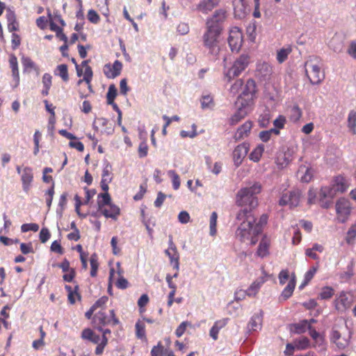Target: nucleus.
Segmentation results:
<instances>
[{"label": "nucleus", "instance_id": "obj_1", "mask_svg": "<svg viewBox=\"0 0 356 356\" xmlns=\"http://www.w3.org/2000/svg\"><path fill=\"white\" fill-rule=\"evenodd\" d=\"M256 87V83L253 79H249L247 81L243 92L235 102L234 105L236 109L229 120L230 125H236L252 111Z\"/></svg>", "mask_w": 356, "mask_h": 356}, {"label": "nucleus", "instance_id": "obj_2", "mask_svg": "<svg viewBox=\"0 0 356 356\" xmlns=\"http://www.w3.org/2000/svg\"><path fill=\"white\" fill-rule=\"evenodd\" d=\"M236 219L242 221L236 231V238L241 242L250 240L251 245H255L258 241V235L262 232L259 225H254L255 216L248 209H242L238 212Z\"/></svg>", "mask_w": 356, "mask_h": 356}, {"label": "nucleus", "instance_id": "obj_3", "mask_svg": "<svg viewBox=\"0 0 356 356\" xmlns=\"http://www.w3.org/2000/svg\"><path fill=\"white\" fill-rule=\"evenodd\" d=\"M261 191V186L259 183H254L252 186L241 188L236 197V204L243 209H248L252 213L258 205L257 195Z\"/></svg>", "mask_w": 356, "mask_h": 356}, {"label": "nucleus", "instance_id": "obj_4", "mask_svg": "<svg viewBox=\"0 0 356 356\" xmlns=\"http://www.w3.org/2000/svg\"><path fill=\"white\" fill-rule=\"evenodd\" d=\"M222 34L204 31L202 35V46L207 56L213 60L219 59L220 54L222 51L220 37Z\"/></svg>", "mask_w": 356, "mask_h": 356}, {"label": "nucleus", "instance_id": "obj_5", "mask_svg": "<svg viewBox=\"0 0 356 356\" xmlns=\"http://www.w3.org/2000/svg\"><path fill=\"white\" fill-rule=\"evenodd\" d=\"M348 187L346 179L339 175L332 178L330 186H322L319 192L321 199L333 198L337 193H344Z\"/></svg>", "mask_w": 356, "mask_h": 356}, {"label": "nucleus", "instance_id": "obj_6", "mask_svg": "<svg viewBox=\"0 0 356 356\" xmlns=\"http://www.w3.org/2000/svg\"><path fill=\"white\" fill-rule=\"evenodd\" d=\"M98 211L106 218L116 220L120 213V208L113 204L108 193H99L97 195Z\"/></svg>", "mask_w": 356, "mask_h": 356}, {"label": "nucleus", "instance_id": "obj_7", "mask_svg": "<svg viewBox=\"0 0 356 356\" xmlns=\"http://www.w3.org/2000/svg\"><path fill=\"white\" fill-rule=\"evenodd\" d=\"M228 17L227 11L223 8L216 9L213 14L207 18L205 31L222 34L223 24Z\"/></svg>", "mask_w": 356, "mask_h": 356}, {"label": "nucleus", "instance_id": "obj_8", "mask_svg": "<svg viewBox=\"0 0 356 356\" xmlns=\"http://www.w3.org/2000/svg\"><path fill=\"white\" fill-rule=\"evenodd\" d=\"M305 66L306 75L312 84H319L322 82L325 75L321 70L320 63L317 59L308 60L305 62Z\"/></svg>", "mask_w": 356, "mask_h": 356}, {"label": "nucleus", "instance_id": "obj_9", "mask_svg": "<svg viewBox=\"0 0 356 356\" xmlns=\"http://www.w3.org/2000/svg\"><path fill=\"white\" fill-rule=\"evenodd\" d=\"M94 327L99 331H102V327L106 325H117L119 323L118 319L115 316L113 309L109 311V314H106L103 310L97 312L92 319Z\"/></svg>", "mask_w": 356, "mask_h": 356}, {"label": "nucleus", "instance_id": "obj_10", "mask_svg": "<svg viewBox=\"0 0 356 356\" xmlns=\"http://www.w3.org/2000/svg\"><path fill=\"white\" fill-rule=\"evenodd\" d=\"M302 193L299 188H293L291 191L282 193L279 204L280 206H289L290 209H293L299 206Z\"/></svg>", "mask_w": 356, "mask_h": 356}, {"label": "nucleus", "instance_id": "obj_11", "mask_svg": "<svg viewBox=\"0 0 356 356\" xmlns=\"http://www.w3.org/2000/svg\"><path fill=\"white\" fill-rule=\"evenodd\" d=\"M250 63V57L248 54H242L236 58L226 74L229 81L238 76L245 70Z\"/></svg>", "mask_w": 356, "mask_h": 356}, {"label": "nucleus", "instance_id": "obj_12", "mask_svg": "<svg viewBox=\"0 0 356 356\" xmlns=\"http://www.w3.org/2000/svg\"><path fill=\"white\" fill-rule=\"evenodd\" d=\"M16 170L17 174L20 175L23 191L28 193L31 189L34 178L33 169L29 166L21 167L17 165Z\"/></svg>", "mask_w": 356, "mask_h": 356}, {"label": "nucleus", "instance_id": "obj_13", "mask_svg": "<svg viewBox=\"0 0 356 356\" xmlns=\"http://www.w3.org/2000/svg\"><path fill=\"white\" fill-rule=\"evenodd\" d=\"M227 41L232 51H238L243 43V33L241 30L236 26L232 27L229 30Z\"/></svg>", "mask_w": 356, "mask_h": 356}, {"label": "nucleus", "instance_id": "obj_14", "mask_svg": "<svg viewBox=\"0 0 356 356\" xmlns=\"http://www.w3.org/2000/svg\"><path fill=\"white\" fill-rule=\"evenodd\" d=\"M336 212L339 222H345L350 213V204L346 198H340L336 202Z\"/></svg>", "mask_w": 356, "mask_h": 356}, {"label": "nucleus", "instance_id": "obj_15", "mask_svg": "<svg viewBox=\"0 0 356 356\" xmlns=\"http://www.w3.org/2000/svg\"><path fill=\"white\" fill-rule=\"evenodd\" d=\"M351 335L348 332H341L339 330H333L331 333V341L336 345L339 350H343L348 346Z\"/></svg>", "mask_w": 356, "mask_h": 356}, {"label": "nucleus", "instance_id": "obj_16", "mask_svg": "<svg viewBox=\"0 0 356 356\" xmlns=\"http://www.w3.org/2000/svg\"><path fill=\"white\" fill-rule=\"evenodd\" d=\"M353 301V295L348 291H342L337 296L335 306L338 310H345L350 307Z\"/></svg>", "mask_w": 356, "mask_h": 356}, {"label": "nucleus", "instance_id": "obj_17", "mask_svg": "<svg viewBox=\"0 0 356 356\" xmlns=\"http://www.w3.org/2000/svg\"><path fill=\"white\" fill-rule=\"evenodd\" d=\"M169 248L165 250V254L169 257L171 265L173 268L178 270L179 269V254L176 248L175 244L172 241V236H169Z\"/></svg>", "mask_w": 356, "mask_h": 356}, {"label": "nucleus", "instance_id": "obj_18", "mask_svg": "<svg viewBox=\"0 0 356 356\" xmlns=\"http://www.w3.org/2000/svg\"><path fill=\"white\" fill-rule=\"evenodd\" d=\"M221 0H200L195 5V10L198 13L207 15L218 7Z\"/></svg>", "mask_w": 356, "mask_h": 356}, {"label": "nucleus", "instance_id": "obj_19", "mask_svg": "<svg viewBox=\"0 0 356 356\" xmlns=\"http://www.w3.org/2000/svg\"><path fill=\"white\" fill-rule=\"evenodd\" d=\"M249 150V145L243 143L237 145L233 151L232 157L234 165L238 167L246 156Z\"/></svg>", "mask_w": 356, "mask_h": 356}, {"label": "nucleus", "instance_id": "obj_20", "mask_svg": "<svg viewBox=\"0 0 356 356\" xmlns=\"http://www.w3.org/2000/svg\"><path fill=\"white\" fill-rule=\"evenodd\" d=\"M278 279L281 285H284L289 280V283L284 289H295L296 276L294 273L290 275L288 269L282 270L278 275Z\"/></svg>", "mask_w": 356, "mask_h": 356}, {"label": "nucleus", "instance_id": "obj_21", "mask_svg": "<svg viewBox=\"0 0 356 356\" xmlns=\"http://www.w3.org/2000/svg\"><path fill=\"white\" fill-rule=\"evenodd\" d=\"M122 69V64L118 60H116L112 65L106 64L104 66L103 72L108 79H114L119 76Z\"/></svg>", "mask_w": 356, "mask_h": 356}, {"label": "nucleus", "instance_id": "obj_22", "mask_svg": "<svg viewBox=\"0 0 356 356\" xmlns=\"http://www.w3.org/2000/svg\"><path fill=\"white\" fill-rule=\"evenodd\" d=\"M252 122L247 120L242 125H241L236 131L234 138L236 141H239L243 138L249 136L251 129L252 128Z\"/></svg>", "mask_w": 356, "mask_h": 356}, {"label": "nucleus", "instance_id": "obj_23", "mask_svg": "<svg viewBox=\"0 0 356 356\" xmlns=\"http://www.w3.org/2000/svg\"><path fill=\"white\" fill-rule=\"evenodd\" d=\"M9 65L11 68L12 76L15 81L14 88H17L19 84V72L18 67L17 58L14 54H11L9 57Z\"/></svg>", "mask_w": 356, "mask_h": 356}, {"label": "nucleus", "instance_id": "obj_24", "mask_svg": "<svg viewBox=\"0 0 356 356\" xmlns=\"http://www.w3.org/2000/svg\"><path fill=\"white\" fill-rule=\"evenodd\" d=\"M298 176L302 182L309 183L313 179L314 171L311 168L301 165L298 170Z\"/></svg>", "mask_w": 356, "mask_h": 356}, {"label": "nucleus", "instance_id": "obj_25", "mask_svg": "<svg viewBox=\"0 0 356 356\" xmlns=\"http://www.w3.org/2000/svg\"><path fill=\"white\" fill-rule=\"evenodd\" d=\"M227 318H222L215 322L209 331V335L213 340L218 339L219 331L227 325Z\"/></svg>", "mask_w": 356, "mask_h": 356}, {"label": "nucleus", "instance_id": "obj_26", "mask_svg": "<svg viewBox=\"0 0 356 356\" xmlns=\"http://www.w3.org/2000/svg\"><path fill=\"white\" fill-rule=\"evenodd\" d=\"M262 325V314H255L252 316L249 323L248 325V328L249 331H258L260 330Z\"/></svg>", "mask_w": 356, "mask_h": 356}, {"label": "nucleus", "instance_id": "obj_27", "mask_svg": "<svg viewBox=\"0 0 356 356\" xmlns=\"http://www.w3.org/2000/svg\"><path fill=\"white\" fill-rule=\"evenodd\" d=\"M270 241L264 237L261 240L257 248V255L259 257L264 258L269 254Z\"/></svg>", "mask_w": 356, "mask_h": 356}, {"label": "nucleus", "instance_id": "obj_28", "mask_svg": "<svg viewBox=\"0 0 356 356\" xmlns=\"http://www.w3.org/2000/svg\"><path fill=\"white\" fill-rule=\"evenodd\" d=\"M6 18L8 21V30L10 32H14L19 30V23L16 19L15 14L13 11L9 10L7 13Z\"/></svg>", "mask_w": 356, "mask_h": 356}, {"label": "nucleus", "instance_id": "obj_29", "mask_svg": "<svg viewBox=\"0 0 356 356\" xmlns=\"http://www.w3.org/2000/svg\"><path fill=\"white\" fill-rule=\"evenodd\" d=\"M292 52L291 45H286L277 51L276 55L277 61L283 63L288 58L289 55Z\"/></svg>", "mask_w": 356, "mask_h": 356}, {"label": "nucleus", "instance_id": "obj_30", "mask_svg": "<svg viewBox=\"0 0 356 356\" xmlns=\"http://www.w3.org/2000/svg\"><path fill=\"white\" fill-rule=\"evenodd\" d=\"M42 82L43 89L41 91L42 96H47L52 85V76L49 73H44L42 76Z\"/></svg>", "mask_w": 356, "mask_h": 356}, {"label": "nucleus", "instance_id": "obj_31", "mask_svg": "<svg viewBox=\"0 0 356 356\" xmlns=\"http://www.w3.org/2000/svg\"><path fill=\"white\" fill-rule=\"evenodd\" d=\"M112 177H111L110 171L107 168H104L102 172V178L101 180V188L104 193H108V184L111 181Z\"/></svg>", "mask_w": 356, "mask_h": 356}, {"label": "nucleus", "instance_id": "obj_32", "mask_svg": "<svg viewBox=\"0 0 356 356\" xmlns=\"http://www.w3.org/2000/svg\"><path fill=\"white\" fill-rule=\"evenodd\" d=\"M265 147L263 144L258 145L250 154L249 158L254 162H259L264 152Z\"/></svg>", "mask_w": 356, "mask_h": 356}, {"label": "nucleus", "instance_id": "obj_33", "mask_svg": "<svg viewBox=\"0 0 356 356\" xmlns=\"http://www.w3.org/2000/svg\"><path fill=\"white\" fill-rule=\"evenodd\" d=\"M54 74L60 76L65 82L69 80L67 65L66 64L58 65L54 71Z\"/></svg>", "mask_w": 356, "mask_h": 356}, {"label": "nucleus", "instance_id": "obj_34", "mask_svg": "<svg viewBox=\"0 0 356 356\" xmlns=\"http://www.w3.org/2000/svg\"><path fill=\"white\" fill-rule=\"evenodd\" d=\"M262 275L259 277L251 285L250 289H258L262 286V285L268 280V278L270 276L266 273L264 268L261 269Z\"/></svg>", "mask_w": 356, "mask_h": 356}, {"label": "nucleus", "instance_id": "obj_35", "mask_svg": "<svg viewBox=\"0 0 356 356\" xmlns=\"http://www.w3.org/2000/svg\"><path fill=\"white\" fill-rule=\"evenodd\" d=\"M22 63L24 67V72H29L31 70L37 72L39 70L38 66L29 57H22Z\"/></svg>", "mask_w": 356, "mask_h": 356}, {"label": "nucleus", "instance_id": "obj_36", "mask_svg": "<svg viewBox=\"0 0 356 356\" xmlns=\"http://www.w3.org/2000/svg\"><path fill=\"white\" fill-rule=\"evenodd\" d=\"M295 332L300 334L305 332L307 330L310 332V330H314L310 325V323L307 320L302 321L294 325Z\"/></svg>", "mask_w": 356, "mask_h": 356}, {"label": "nucleus", "instance_id": "obj_37", "mask_svg": "<svg viewBox=\"0 0 356 356\" xmlns=\"http://www.w3.org/2000/svg\"><path fill=\"white\" fill-rule=\"evenodd\" d=\"M348 127L353 134H356V111L351 110L348 116Z\"/></svg>", "mask_w": 356, "mask_h": 356}, {"label": "nucleus", "instance_id": "obj_38", "mask_svg": "<svg viewBox=\"0 0 356 356\" xmlns=\"http://www.w3.org/2000/svg\"><path fill=\"white\" fill-rule=\"evenodd\" d=\"M317 271V267H312L305 274L304 280L300 285L299 288L303 289L305 287L309 282L312 280V279L314 277V275L316 274Z\"/></svg>", "mask_w": 356, "mask_h": 356}, {"label": "nucleus", "instance_id": "obj_39", "mask_svg": "<svg viewBox=\"0 0 356 356\" xmlns=\"http://www.w3.org/2000/svg\"><path fill=\"white\" fill-rule=\"evenodd\" d=\"M93 72L90 66H87L84 68L83 72V79H79L78 81V84H81L83 81H85L89 87H90V83L92 79Z\"/></svg>", "mask_w": 356, "mask_h": 356}, {"label": "nucleus", "instance_id": "obj_40", "mask_svg": "<svg viewBox=\"0 0 356 356\" xmlns=\"http://www.w3.org/2000/svg\"><path fill=\"white\" fill-rule=\"evenodd\" d=\"M90 274L91 277H96L97 274V270L99 267L98 258L96 254H93L91 255L90 258Z\"/></svg>", "mask_w": 356, "mask_h": 356}, {"label": "nucleus", "instance_id": "obj_41", "mask_svg": "<svg viewBox=\"0 0 356 356\" xmlns=\"http://www.w3.org/2000/svg\"><path fill=\"white\" fill-rule=\"evenodd\" d=\"M310 336L314 341V346L324 347V337L317 332L315 330H310Z\"/></svg>", "mask_w": 356, "mask_h": 356}, {"label": "nucleus", "instance_id": "obj_42", "mask_svg": "<svg viewBox=\"0 0 356 356\" xmlns=\"http://www.w3.org/2000/svg\"><path fill=\"white\" fill-rule=\"evenodd\" d=\"M217 218V213L216 211L212 212L209 220V233L211 236H215L216 234Z\"/></svg>", "mask_w": 356, "mask_h": 356}, {"label": "nucleus", "instance_id": "obj_43", "mask_svg": "<svg viewBox=\"0 0 356 356\" xmlns=\"http://www.w3.org/2000/svg\"><path fill=\"white\" fill-rule=\"evenodd\" d=\"M294 344L298 350H305L309 347L310 342L307 337H300L294 341Z\"/></svg>", "mask_w": 356, "mask_h": 356}, {"label": "nucleus", "instance_id": "obj_44", "mask_svg": "<svg viewBox=\"0 0 356 356\" xmlns=\"http://www.w3.org/2000/svg\"><path fill=\"white\" fill-rule=\"evenodd\" d=\"M245 85L243 86V81L241 79H238L231 86L229 92L233 95L238 94L240 90H243Z\"/></svg>", "mask_w": 356, "mask_h": 356}, {"label": "nucleus", "instance_id": "obj_45", "mask_svg": "<svg viewBox=\"0 0 356 356\" xmlns=\"http://www.w3.org/2000/svg\"><path fill=\"white\" fill-rule=\"evenodd\" d=\"M54 187H55V183H53V184L51 186V187L47 191H46L44 193V196H45V200H46V203H47L48 210H49L51 208L53 197H54V195L55 193Z\"/></svg>", "mask_w": 356, "mask_h": 356}, {"label": "nucleus", "instance_id": "obj_46", "mask_svg": "<svg viewBox=\"0 0 356 356\" xmlns=\"http://www.w3.org/2000/svg\"><path fill=\"white\" fill-rule=\"evenodd\" d=\"M168 175L172 179V187L175 190L179 189L180 187V177L175 170H169Z\"/></svg>", "mask_w": 356, "mask_h": 356}, {"label": "nucleus", "instance_id": "obj_47", "mask_svg": "<svg viewBox=\"0 0 356 356\" xmlns=\"http://www.w3.org/2000/svg\"><path fill=\"white\" fill-rule=\"evenodd\" d=\"M117 96V88L114 84L109 86L108 92L106 94V102L107 104H112Z\"/></svg>", "mask_w": 356, "mask_h": 356}, {"label": "nucleus", "instance_id": "obj_48", "mask_svg": "<svg viewBox=\"0 0 356 356\" xmlns=\"http://www.w3.org/2000/svg\"><path fill=\"white\" fill-rule=\"evenodd\" d=\"M213 97L209 95H204L201 99V106L202 108H211L214 106Z\"/></svg>", "mask_w": 356, "mask_h": 356}, {"label": "nucleus", "instance_id": "obj_49", "mask_svg": "<svg viewBox=\"0 0 356 356\" xmlns=\"http://www.w3.org/2000/svg\"><path fill=\"white\" fill-rule=\"evenodd\" d=\"M356 238V224L353 225L348 229L346 236V241L348 244L350 245L354 243Z\"/></svg>", "mask_w": 356, "mask_h": 356}, {"label": "nucleus", "instance_id": "obj_50", "mask_svg": "<svg viewBox=\"0 0 356 356\" xmlns=\"http://www.w3.org/2000/svg\"><path fill=\"white\" fill-rule=\"evenodd\" d=\"M257 71L263 76H267L271 73L272 68L268 63L264 62L257 65Z\"/></svg>", "mask_w": 356, "mask_h": 356}, {"label": "nucleus", "instance_id": "obj_51", "mask_svg": "<svg viewBox=\"0 0 356 356\" xmlns=\"http://www.w3.org/2000/svg\"><path fill=\"white\" fill-rule=\"evenodd\" d=\"M302 111L298 105H294L291 110V120L293 122L298 121L302 116Z\"/></svg>", "mask_w": 356, "mask_h": 356}, {"label": "nucleus", "instance_id": "obj_52", "mask_svg": "<svg viewBox=\"0 0 356 356\" xmlns=\"http://www.w3.org/2000/svg\"><path fill=\"white\" fill-rule=\"evenodd\" d=\"M191 323L188 321L182 322L176 329L175 334L177 337H181L186 330L188 327H191Z\"/></svg>", "mask_w": 356, "mask_h": 356}, {"label": "nucleus", "instance_id": "obj_53", "mask_svg": "<svg viewBox=\"0 0 356 356\" xmlns=\"http://www.w3.org/2000/svg\"><path fill=\"white\" fill-rule=\"evenodd\" d=\"M136 336L139 339H145V325L140 322H138L136 324Z\"/></svg>", "mask_w": 356, "mask_h": 356}, {"label": "nucleus", "instance_id": "obj_54", "mask_svg": "<svg viewBox=\"0 0 356 356\" xmlns=\"http://www.w3.org/2000/svg\"><path fill=\"white\" fill-rule=\"evenodd\" d=\"M127 280L120 274L118 273V277L115 282V286L118 289H124L128 287Z\"/></svg>", "mask_w": 356, "mask_h": 356}, {"label": "nucleus", "instance_id": "obj_55", "mask_svg": "<svg viewBox=\"0 0 356 356\" xmlns=\"http://www.w3.org/2000/svg\"><path fill=\"white\" fill-rule=\"evenodd\" d=\"M22 232H27L29 231L38 232L39 230V225L36 223H26L23 224L21 227Z\"/></svg>", "mask_w": 356, "mask_h": 356}, {"label": "nucleus", "instance_id": "obj_56", "mask_svg": "<svg viewBox=\"0 0 356 356\" xmlns=\"http://www.w3.org/2000/svg\"><path fill=\"white\" fill-rule=\"evenodd\" d=\"M88 19L92 24H97L100 21V17L95 10L90 9L88 13Z\"/></svg>", "mask_w": 356, "mask_h": 356}, {"label": "nucleus", "instance_id": "obj_57", "mask_svg": "<svg viewBox=\"0 0 356 356\" xmlns=\"http://www.w3.org/2000/svg\"><path fill=\"white\" fill-rule=\"evenodd\" d=\"M164 354V347L159 342L157 346L152 348L151 350V356H163Z\"/></svg>", "mask_w": 356, "mask_h": 356}, {"label": "nucleus", "instance_id": "obj_58", "mask_svg": "<svg viewBox=\"0 0 356 356\" xmlns=\"http://www.w3.org/2000/svg\"><path fill=\"white\" fill-rule=\"evenodd\" d=\"M149 302V297L147 294H143L138 300V305L140 308V312H143L145 311L144 307L147 305Z\"/></svg>", "mask_w": 356, "mask_h": 356}, {"label": "nucleus", "instance_id": "obj_59", "mask_svg": "<svg viewBox=\"0 0 356 356\" xmlns=\"http://www.w3.org/2000/svg\"><path fill=\"white\" fill-rule=\"evenodd\" d=\"M108 300V298L106 296H102L99 300H97L95 304L92 305V307L97 309V308H100V310H103L104 308V306L106 305V302Z\"/></svg>", "mask_w": 356, "mask_h": 356}, {"label": "nucleus", "instance_id": "obj_60", "mask_svg": "<svg viewBox=\"0 0 356 356\" xmlns=\"http://www.w3.org/2000/svg\"><path fill=\"white\" fill-rule=\"evenodd\" d=\"M190 28L187 23L185 22H181L178 24L177 27V31L180 35H186L189 32Z\"/></svg>", "mask_w": 356, "mask_h": 356}, {"label": "nucleus", "instance_id": "obj_61", "mask_svg": "<svg viewBox=\"0 0 356 356\" xmlns=\"http://www.w3.org/2000/svg\"><path fill=\"white\" fill-rule=\"evenodd\" d=\"M148 146L146 143L142 142L138 147V156L140 158H144L147 155Z\"/></svg>", "mask_w": 356, "mask_h": 356}, {"label": "nucleus", "instance_id": "obj_62", "mask_svg": "<svg viewBox=\"0 0 356 356\" xmlns=\"http://www.w3.org/2000/svg\"><path fill=\"white\" fill-rule=\"evenodd\" d=\"M51 234L47 228H42L40 232V240L42 243H46L50 238Z\"/></svg>", "mask_w": 356, "mask_h": 356}, {"label": "nucleus", "instance_id": "obj_63", "mask_svg": "<svg viewBox=\"0 0 356 356\" xmlns=\"http://www.w3.org/2000/svg\"><path fill=\"white\" fill-rule=\"evenodd\" d=\"M95 335V333L90 328H86L81 332V338L84 340L90 341Z\"/></svg>", "mask_w": 356, "mask_h": 356}, {"label": "nucleus", "instance_id": "obj_64", "mask_svg": "<svg viewBox=\"0 0 356 356\" xmlns=\"http://www.w3.org/2000/svg\"><path fill=\"white\" fill-rule=\"evenodd\" d=\"M347 53L353 58L356 59V41H352L350 43Z\"/></svg>", "mask_w": 356, "mask_h": 356}]
</instances>
